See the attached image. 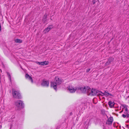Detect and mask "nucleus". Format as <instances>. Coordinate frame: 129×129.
<instances>
[{"label": "nucleus", "mask_w": 129, "mask_h": 129, "mask_svg": "<svg viewBox=\"0 0 129 129\" xmlns=\"http://www.w3.org/2000/svg\"><path fill=\"white\" fill-rule=\"evenodd\" d=\"M55 81L54 82H51V86L53 87L56 91L57 90V85H59L61 83V80L58 77H55Z\"/></svg>", "instance_id": "1"}, {"label": "nucleus", "mask_w": 129, "mask_h": 129, "mask_svg": "<svg viewBox=\"0 0 129 129\" xmlns=\"http://www.w3.org/2000/svg\"><path fill=\"white\" fill-rule=\"evenodd\" d=\"M12 94L14 98L17 99H20L21 98V96L19 91H15L14 89H12Z\"/></svg>", "instance_id": "2"}, {"label": "nucleus", "mask_w": 129, "mask_h": 129, "mask_svg": "<svg viewBox=\"0 0 129 129\" xmlns=\"http://www.w3.org/2000/svg\"><path fill=\"white\" fill-rule=\"evenodd\" d=\"M16 106L19 108H24V104L22 101L20 100H18L16 101Z\"/></svg>", "instance_id": "3"}, {"label": "nucleus", "mask_w": 129, "mask_h": 129, "mask_svg": "<svg viewBox=\"0 0 129 129\" xmlns=\"http://www.w3.org/2000/svg\"><path fill=\"white\" fill-rule=\"evenodd\" d=\"M99 90L95 89L92 88L91 92L90 93V94L91 96H95L97 93H99Z\"/></svg>", "instance_id": "4"}, {"label": "nucleus", "mask_w": 129, "mask_h": 129, "mask_svg": "<svg viewBox=\"0 0 129 129\" xmlns=\"http://www.w3.org/2000/svg\"><path fill=\"white\" fill-rule=\"evenodd\" d=\"M76 89L77 90H80L83 93H86V87L84 86V87H76Z\"/></svg>", "instance_id": "5"}, {"label": "nucleus", "mask_w": 129, "mask_h": 129, "mask_svg": "<svg viewBox=\"0 0 129 129\" xmlns=\"http://www.w3.org/2000/svg\"><path fill=\"white\" fill-rule=\"evenodd\" d=\"M113 119L112 117L110 116L107 120L106 124L109 125H111L113 121Z\"/></svg>", "instance_id": "6"}, {"label": "nucleus", "mask_w": 129, "mask_h": 129, "mask_svg": "<svg viewBox=\"0 0 129 129\" xmlns=\"http://www.w3.org/2000/svg\"><path fill=\"white\" fill-rule=\"evenodd\" d=\"M41 85L43 86L48 87L49 85V81L43 80L41 84Z\"/></svg>", "instance_id": "7"}, {"label": "nucleus", "mask_w": 129, "mask_h": 129, "mask_svg": "<svg viewBox=\"0 0 129 129\" xmlns=\"http://www.w3.org/2000/svg\"><path fill=\"white\" fill-rule=\"evenodd\" d=\"M100 95H101L102 96H103L104 95H105L106 96H108L109 95L112 96H113V95L112 94L110 93H108V91L107 90H106L104 92V93L103 95L101 94H98L97 95V96H99Z\"/></svg>", "instance_id": "8"}, {"label": "nucleus", "mask_w": 129, "mask_h": 129, "mask_svg": "<svg viewBox=\"0 0 129 129\" xmlns=\"http://www.w3.org/2000/svg\"><path fill=\"white\" fill-rule=\"evenodd\" d=\"M49 62L48 61H45L42 62H37V63L41 65L44 66L47 65L48 64Z\"/></svg>", "instance_id": "9"}, {"label": "nucleus", "mask_w": 129, "mask_h": 129, "mask_svg": "<svg viewBox=\"0 0 129 129\" xmlns=\"http://www.w3.org/2000/svg\"><path fill=\"white\" fill-rule=\"evenodd\" d=\"M114 60V58L112 57H110L108 59V61L106 62L105 64V65L107 66L109 65L111 62L113 61Z\"/></svg>", "instance_id": "10"}, {"label": "nucleus", "mask_w": 129, "mask_h": 129, "mask_svg": "<svg viewBox=\"0 0 129 129\" xmlns=\"http://www.w3.org/2000/svg\"><path fill=\"white\" fill-rule=\"evenodd\" d=\"M47 14L46 13H45L43 16L42 20L43 23L45 24L47 20Z\"/></svg>", "instance_id": "11"}, {"label": "nucleus", "mask_w": 129, "mask_h": 129, "mask_svg": "<svg viewBox=\"0 0 129 129\" xmlns=\"http://www.w3.org/2000/svg\"><path fill=\"white\" fill-rule=\"evenodd\" d=\"M115 103L114 102H112L111 101H109L108 102V104L110 108L114 107V105Z\"/></svg>", "instance_id": "12"}, {"label": "nucleus", "mask_w": 129, "mask_h": 129, "mask_svg": "<svg viewBox=\"0 0 129 129\" xmlns=\"http://www.w3.org/2000/svg\"><path fill=\"white\" fill-rule=\"evenodd\" d=\"M86 92L87 91V94L90 95V93L91 92V88L88 86H86Z\"/></svg>", "instance_id": "13"}, {"label": "nucleus", "mask_w": 129, "mask_h": 129, "mask_svg": "<svg viewBox=\"0 0 129 129\" xmlns=\"http://www.w3.org/2000/svg\"><path fill=\"white\" fill-rule=\"evenodd\" d=\"M25 77L26 78L30 80L31 81L32 83L33 82V81L32 78L27 73L25 75Z\"/></svg>", "instance_id": "14"}, {"label": "nucleus", "mask_w": 129, "mask_h": 129, "mask_svg": "<svg viewBox=\"0 0 129 129\" xmlns=\"http://www.w3.org/2000/svg\"><path fill=\"white\" fill-rule=\"evenodd\" d=\"M68 90L70 92L73 93L75 92L76 90H77L76 88V89H75L74 88H73L72 87L70 88L69 87V88H68Z\"/></svg>", "instance_id": "15"}, {"label": "nucleus", "mask_w": 129, "mask_h": 129, "mask_svg": "<svg viewBox=\"0 0 129 129\" xmlns=\"http://www.w3.org/2000/svg\"><path fill=\"white\" fill-rule=\"evenodd\" d=\"M14 41L16 43H21L22 41L21 40L18 38L15 39Z\"/></svg>", "instance_id": "16"}, {"label": "nucleus", "mask_w": 129, "mask_h": 129, "mask_svg": "<svg viewBox=\"0 0 129 129\" xmlns=\"http://www.w3.org/2000/svg\"><path fill=\"white\" fill-rule=\"evenodd\" d=\"M7 74L8 77V78H9L10 82H11V75L10 74V73L8 72H7Z\"/></svg>", "instance_id": "17"}, {"label": "nucleus", "mask_w": 129, "mask_h": 129, "mask_svg": "<svg viewBox=\"0 0 129 129\" xmlns=\"http://www.w3.org/2000/svg\"><path fill=\"white\" fill-rule=\"evenodd\" d=\"M50 30L47 27L44 30V31L45 33L48 32Z\"/></svg>", "instance_id": "18"}, {"label": "nucleus", "mask_w": 129, "mask_h": 129, "mask_svg": "<svg viewBox=\"0 0 129 129\" xmlns=\"http://www.w3.org/2000/svg\"><path fill=\"white\" fill-rule=\"evenodd\" d=\"M121 105L124 108H125V107H126L127 106L125 104H121Z\"/></svg>", "instance_id": "19"}, {"label": "nucleus", "mask_w": 129, "mask_h": 129, "mask_svg": "<svg viewBox=\"0 0 129 129\" xmlns=\"http://www.w3.org/2000/svg\"><path fill=\"white\" fill-rule=\"evenodd\" d=\"M126 116L127 118H128L129 117V114L127 113V112H126Z\"/></svg>", "instance_id": "20"}, {"label": "nucleus", "mask_w": 129, "mask_h": 129, "mask_svg": "<svg viewBox=\"0 0 129 129\" xmlns=\"http://www.w3.org/2000/svg\"><path fill=\"white\" fill-rule=\"evenodd\" d=\"M49 27H50L51 29H52L53 27V25H51L48 26Z\"/></svg>", "instance_id": "21"}, {"label": "nucleus", "mask_w": 129, "mask_h": 129, "mask_svg": "<svg viewBox=\"0 0 129 129\" xmlns=\"http://www.w3.org/2000/svg\"><path fill=\"white\" fill-rule=\"evenodd\" d=\"M96 1V0H92V2L93 4L95 3Z\"/></svg>", "instance_id": "22"}, {"label": "nucleus", "mask_w": 129, "mask_h": 129, "mask_svg": "<svg viewBox=\"0 0 129 129\" xmlns=\"http://www.w3.org/2000/svg\"><path fill=\"white\" fill-rule=\"evenodd\" d=\"M90 69H88L86 70V72L87 73H88L89 71L90 70Z\"/></svg>", "instance_id": "23"}, {"label": "nucleus", "mask_w": 129, "mask_h": 129, "mask_svg": "<svg viewBox=\"0 0 129 129\" xmlns=\"http://www.w3.org/2000/svg\"><path fill=\"white\" fill-rule=\"evenodd\" d=\"M122 116L124 118H125L126 117V115L124 114H122Z\"/></svg>", "instance_id": "24"}, {"label": "nucleus", "mask_w": 129, "mask_h": 129, "mask_svg": "<svg viewBox=\"0 0 129 129\" xmlns=\"http://www.w3.org/2000/svg\"><path fill=\"white\" fill-rule=\"evenodd\" d=\"M125 109V111H126V112H127L128 111V110L127 109V107H126V109Z\"/></svg>", "instance_id": "25"}, {"label": "nucleus", "mask_w": 129, "mask_h": 129, "mask_svg": "<svg viewBox=\"0 0 129 129\" xmlns=\"http://www.w3.org/2000/svg\"><path fill=\"white\" fill-rule=\"evenodd\" d=\"M100 92L101 93L103 94L104 93H103L101 91H99V93Z\"/></svg>", "instance_id": "26"}, {"label": "nucleus", "mask_w": 129, "mask_h": 129, "mask_svg": "<svg viewBox=\"0 0 129 129\" xmlns=\"http://www.w3.org/2000/svg\"><path fill=\"white\" fill-rule=\"evenodd\" d=\"M49 29V30H50L51 29L50 27H49L48 26L47 27Z\"/></svg>", "instance_id": "27"}, {"label": "nucleus", "mask_w": 129, "mask_h": 129, "mask_svg": "<svg viewBox=\"0 0 129 129\" xmlns=\"http://www.w3.org/2000/svg\"><path fill=\"white\" fill-rule=\"evenodd\" d=\"M72 112H71L70 113V115H72Z\"/></svg>", "instance_id": "28"}, {"label": "nucleus", "mask_w": 129, "mask_h": 129, "mask_svg": "<svg viewBox=\"0 0 129 129\" xmlns=\"http://www.w3.org/2000/svg\"><path fill=\"white\" fill-rule=\"evenodd\" d=\"M123 112V110H122L121 111H120V113H121L122 112Z\"/></svg>", "instance_id": "29"}, {"label": "nucleus", "mask_w": 129, "mask_h": 129, "mask_svg": "<svg viewBox=\"0 0 129 129\" xmlns=\"http://www.w3.org/2000/svg\"><path fill=\"white\" fill-rule=\"evenodd\" d=\"M129 126V125H126V127H128Z\"/></svg>", "instance_id": "30"}, {"label": "nucleus", "mask_w": 129, "mask_h": 129, "mask_svg": "<svg viewBox=\"0 0 129 129\" xmlns=\"http://www.w3.org/2000/svg\"><path fill=\"white\" fill-rule=\"evenodd\" d=\"M1 78H0V83H1Z\"/></svg>", "instance_id": "31"}, {"label": "nucleus", "mask_w": 129, "mask_h": 129, "mask_svg": "<svg viewBox=\"0 0 129 129\" xmlns=\"http://www.w3.org/2000/svg\"><path fill=\"white\" fill-rule=\"evenodd\" d=\"M113 39V38L111 40V41H110V42H111V41H112V40Z\"/></svg>", "instance_id": "32"}, {"label": "nucleus", "mask_w": 129, "mask_h": 129, "mask_svg": "<svg viewBox=\"0 0 129 129\" xmlns=\"http://www.w3.org/2000/svg\"><path fill=\"white\" fill-rule=\"evenodd\" d=\"M124 113L125 114H126V112H124Z\"/></svg>", "instance_id": "33"}, {"label": "nucleus", "mask_w": 129, "mask_h": 129, "mask_svg": "<svg viewBox=\"0 0 129 129\" xmlns=\"http://www.w3.org/2000/svg\"><path fill=\"white\" fill-rule=\"evenodd\" d=\"M50 19L51 20H52V19L51 18H50Z\"/></svg>", "instance_id": "34"}, {"label": "nucleus", "mask_w": 129, "mask_h": 129, "mask_svg": "<svg viewBox=\"0 0 129 129\" xmlns=\"http://www.w3.org/2000/svg\"><path fill=\"white\" fill-rule=\"evenodd\" d=\"M103 98H104L103 97Z\"/></svg>", "instance_id": "35"}, {"label": "nucleus", "mask_w": 129, "mask_h": 129, "mask_svg": "<svg viewBox=\"0 0 129 129\" xmlns=\"http://www.w3.org/2000/svg\"><path fill=\"white\" fill-rule=\"evenodd\" d=\"M21 68H22H22L21 67Z\"/></svg>", "instance_id": "36"}, {"label": "nucleus", "mask_w": 129, "mask_h": 129, "mask_svg": "<svg viewBox=\"0 0 129 129\" xmlns=\"http://www.w3.org/2000/svg\"><path fill=\"white\" fill-rule=\"evenodd\" d=\"M125 109H126V107H125Z\"/></svg>", "instance_id": "37"}, {"label": "nucleus", "mask_w": 129, "mask_h": 129, "mask_svg": "<svg viewBox=\"0 0 129 129\" xmlns=\"http://www.w3.org/2000/svg\"><path fill=\"white\" fill-rule=\"evenodd\" d=\"M98 1V0L97 1Z\"/></svg>", "instance_id": "38"}, {"label": "nucleus", "mask_w": 129, "mask_h": 129, "mask_svg": "<svg viewBox=\"0 0 129 129\" xmlns=\"http://www.w3.org/2000/svg\"><path fill=\"white\" fill-rule=\"evenodd\" d=\"M1 70V72H2V70Z\"/></svg>", "instance_id": "39"}]
</instances>
